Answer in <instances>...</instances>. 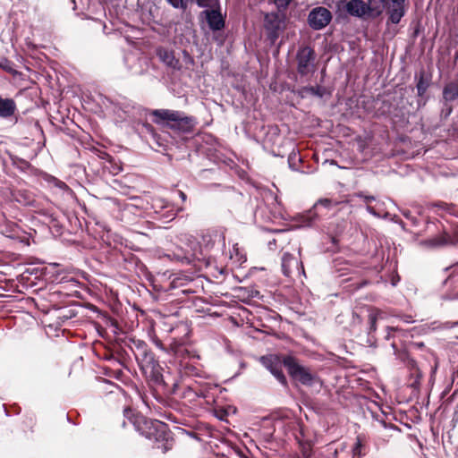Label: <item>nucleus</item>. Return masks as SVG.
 Masks as SVG:
<instances>
[{
  "instance_id": "nucleus-28",
  "label": "nucleus",
  "mask_w": 458,
  "mask_h": 458,
  "mask_svg": "<svg viewBox=\"0 0 458 458\" xmlns=\"http://www.w3.org/2000/svg\"><path fill=\"white\" fill-rule=\"evenodd\" d=\"M56 185H57L58 187H60V188H65V187H66L65 183H64V182H58Z\"/></svg>"
},
{
  "instance_id": "nucleus-32",
  "label": "nucleus",
  "mask_w": 458,
  "mask_h": 458,
  "mask_svg": "<svg viewBox=\"0 0 458 458\" xmlns=\"http://www.w3.org/2000/svg\"><path fill=\"white\" fill-rule=\"evenodd\" d=\"M419 348H421L424 346V344L423 343H416L415 344Z\"/></svg>"
},
{
  "instance_id": "nucleus-2",
  "label": "nucleus",
  "mask_w": 458,
  "mask_h": 458,
  "mask_svg": "<svg viewBox=\"0 0 458 458\" xmlns=\"http://www.w3.org/2000/svg\"><path fill=\"white\" fill-rule=\"evenodd\" d=\"M152 115L155 117V123H160L166 122L170 128L182 131H190L194 125V122L191 118L184 116L178 111L158 109L154 110Z\"/></svg>"
},
{
  "instance_id": "nucleus-31",
  "label": "nucleus",
  "mask_w": 458,
  "mask_h": 458,
  "mask_svg": "<svg viewBox=\"0 0 458 458\" xmlns=\"http://www.w3.org/2000/svg\"><path fill=\"white\" fill-rule=\"evenodd\" d=\"M418 91L420 94H422L423 92V87H421L420 84L418 85Z\"/></svg>"
},
{
  "instance_id": "nucleus-5",
  "label": "nucleus",
  "mask_w": 458,
  "mask_h": 458,
  "mask_svg": "<svg viewBox=\"0 0 458 458\" xmlns=\"http://www.w3.org/2000/svg\"><path fill=\"white\" fill-rule=\"evenodd\" d=\"M384 10L388 16V22L398 24L407 11L405 0H384Z\"/></svg>"
},
{
  "instance_id": "nucleus-4",
  "label": "nucleus",
  "mask_w": 458,
  "mask_h": 458,
  "mask_svg": "<svg viewBox=\"0 0 458 458\" xmlns=\"http://www.w3.org/2000/svg\"><path fill=\"white\" fill-rule=\"evenodd\" d=\"M315 53L309 47H301L296 55L297 70L301 75H308L315 71Z\"/></svg>"
},
{
  "instance_id": "nucleus-6",
  "label": "nucleus",
  "mask_w": 458,
  "mask_h": 458,
  "mask_svg": "<svg viewBox=\"0 0 458 458\" xmlns=\"http://www.w3.org/2000/svg\"><path fill=\"white\" fill-rule=\"evenodd\" d=\"M262 365L271 372V374L283 385H286V378L282 371L284 366V359L282 360L277 355L263 356L260 359Z\"/></svg>"
},
{
  "instance_id": "nucleus-21",
  "label": "nucleus",
  "mask_w": 458,
  "mask_h": 458,
  "mask_svg": "<svg viewBox=\"0 0 458 458\" xmlns=\"http://www.w3.org/2000/svg\"><path fill=\"white\" fill-rule=\"evenodd\" d=\"M167 2L172 4L174 8H185V4L183 0H167Z\"/></svg>"
},
{
  "instance_id": "nucleus-16",
  "label": "nucleus",
  "mask_w": 458,
  "mask_h": 458,
  "mask_svg": "<svg viewBox=\"0 0 458 458\" xmlns=\"http://www.w3.org/2000/svg\"><path fill=\"white\" fill-rule=\"evenodd\" d=\"M384 0H369L367 4L368 13L373 16H378L382 13L384 8Z\"/></svg>"
},
{
  "instance_id": "nucleus-7",
  "label": "nucleus",
  "mask_w": 458,
  "mask_h": 458,
  "mask_svg": "<svg viewBox=\"0 0 458 458\" xmlns=\"http://www.w3.org/2000/svg\"><path fill=\"white\" fill-rule=\"evenodd\" d=\"M341 201L334 200L331 199H321L316 202L313 208L308 211L306 214L301 216V226H310L316 220V216L320 212L322 208H332L337 206Z\"/></svg>"
},
{
  "instance_id": "nucleus-18",
  "label": "nucleus",
  "mask_w": 458,
  "mask_h": 458,
  "mask_svg": "<svg viewBox=\"0 0 458 458\" xmlns=\"http://www.w3.org/2000/svg\"><path fill=\"white\" fill-rule=\"evenodd\" d=\"M234 256L236 258V261L239 263H242L246 260L244 255L240 252L239 248L236 246H233V251L231 252V255H230V258L233 259Z\"/></svg>"
},
{
  "instance_id": "nucleus-26",
  "label": "nucleus",
  "mask_w": 458,
  "mask_h": 458,
  "mask_svg": "<svg viewBox=\"0 0 458 458\" xmlns=\"http://www.w3.org/2000/svg\"><path fill=\"white\" fill-rule=\"evenodd\" d=\"M429 329H430V327H428V326H423V327H422V328H421V331H422L423 333H428Z\"/></svg>"
},
{
  "instance_id": "nucleus-15",
  "label": "nucleus",
  "mask_w": 458,
  "mask_h": 458,
  "mask_svg": "<svg viewBox=\"0 0 458 458\" xmlns=\"http://www.w3.org/2000/svg\"><path fill=\"white\" fill-rule=\"evenodd\" d=\"M443 97L445 101H453L458 98V83H449L443 90Z\"/></svg>"
},
{
  "instance_id": "nucleus-29",
  "label": "nucleus",
  "mask_w": 458,
  "mask_h": 458,
  "mask_svg": "<svg viewBox=\"0 0 458 458\" xmlns=\"http://www.w3.org/2000/svg\"><path fill=\"white\" fill-rule=\"evenodd\" d=\"M294 157H296V155H295V154H293V155H291V156H290V157H289V163H290V165H292V161H293V159Z\"/></svg>"
},
{
  "instance_id": "nucleus-13",
  "label": "nucleus",
  "mask_w": 458,
  "mask_h": 458,
  "mask_svg": "<svg viewBox=\"0 0 458 458\" xmlns=\"http://www.w3.org/2000/svg\"><path fill=\"white\" fill-rule=\"evenodd\" d=\"M157 55L160 61L169 67L175 68L179 64L174 53L168 49L160 47L157 49Z\"/></svg>"
},
{
  "instance_id": "nucleus-23",
  "label": "nucleus",
  "mask_w": 458,
  "mask_h": 458,
  "mask_svg": "<svg viewBox=\"0 0 458 458\" xmlns=\"http://www.w3.org/2000/svg\"><path fill=\"white\" fill-rule=\"evenodd\" d=\"M445 243V241L443 238L434 239L431 241L432 246H441V245H444Z\"/></svg>"
},
{
  "instance_id": "nucleus-12",
  "label": "nucleus",
  "mask_w": 458,
  "mask_h": 458,
  "mask_svg": "<svg viewBox=\"0 0 458 458\" xmlns=\"http://www.w3.org/2000/svg\"><path fill=\"white\" fill-rule=\"evenodd\" d=\"M346 11L351 15L362 17L368 13L367 4L362 0H351L346 4Z\"/></svg>"
},
{
  "instance_id": "nucleus-3",
  "label": "nucleus",
  "mask_w": 458,
  "mask_h": 458,
  "mask_svg": "<svg viewBox=\"0 0 458 458\" xmlns=\"http://www.w3.org/2000/svg\"><path fill=\"white\" fill-rule=\"evenodd\" d=\"M284 367H286L293 378L303 385L312 386L318 382V378L315 374L311 373L308 368L301 366L292 357L284 358Z\"/></svg>"
},
{
  "instance_id": "nucleus-10",
  "label": "nucleus",
  "mask_w": 458,
  "mask_h": 458,
  "mask_svg": "<svg viewBox=\"0 0 458 458\" xmlns=\"http://www.w3.org/2000/svg\"><path fill=\"white\" fill-rule=\"evenodd\" d=\"M264 22L266 30L270 34V38L276 39L278 37V32L283 28L284 21L282 17L278 13H267L265 16Z\"/></svg>"
},
{
  "instance_id": "nucleus-24",
  "label": "nucleus",
  "mask_w": 458,
  "mask_h": 458,
  "mask_svg": "<svg viewBox=\"0 0 458 458\" xmlns=\"http://www.w3.org/2000/svg\"><path fill=\"white\" fill-rule=\"evenodd\" d=\"M415 377H416V380H415L414 384H419L420 378L422 377V374L420 373V371L419 369H416Z\"/></svg>"
},
{
  "instance_id": "nucleus-11",
  "label": "nucleus",
  "mask_w": 458,
  "mask_h": 458,
  "mask_svg": "<svg viewBox=\"0 0 458 458\" xmlns=\"http://www.w3.org/2000/svg\"><path fill=\"white\" fill-rule=\"evenodd\" d=\"M202 15L212 30H219L224 28L225 21L221 13L217 10H205L202 12Z\"/></svg>"
},
{
  "instance_id": "nucleus-1",
  "label": "nucleus",
  "mask_w": 458,
  "mask_h": 458,
  "mask_svg": "<svg viewBox=\"0 0 458 458\" xmlns=\"http://www.w3.org/2000/svg\"><path fill=\"white\" fill-rule=\"evenodd\" d=\"M124 415L131 420L136 429L148 438L158 439L165 437L166 425L159 420H149L140 416H132L131 409L124 410Z\"/></svg>"
},
{
  "instance_id": "nucleus-19",
  "label": "nucleus",
  "mask_w": 458,
  "mask_h": 458,
  "mask_svg": "<svg viewBox=\"0 0 458 458\" xmlns=\"http://www.w3.org/2000/svg\"><path fill=\"white\" fill-rule=\"evenodd\" d=\"M197 4L200 7L213 6L216 0H196Z\"/></svg>"
},
{
  "instance_id": "nucleus-25",
  "label": "nucleus",
  "mask_w": 458,
  "mask_h": 458,
  "mask_svg": "<svg viewBox=\"0 0 458 458\" xmlns=\"http://www.w3.org/2000/svg\"><path fill=\"white\" fill-rule=\"evenodd\" d=\"M310 91L312 94H316V95L321 96V94H320V93H318V89H315L314 88H310Z\"/></svg>"
},
{
  "instance_id": "nucleus-14",
  "label": "nucleus",
  "mask_w": 458,
  "mask_h": 458,
  "mask_svg": "<svg viewBox=\"0 0 458 458\" xmlns=\"http://www.w3.org/2000/svg\"><path fill=\"white\" fill-rule=\"evenodd\" d=\"M16 109V105L13 99L3 98L0 97V117L12 116Z\"/></svg>"
},
{
  "instance_id": "nucleus-30",
  "label": "nucleus",
  "mask_w": 458,
  "mask_h": 458,
  "mask_svg": "<svg viewBox=\"0 0 458 458\" xmlns=\"http://www.w3.org/2000/svg\"><path fill=\"white\" fill-rule=\"evenodd\" d=\"M370 329L375 331L377 329L376 323H370Z\"/></svg>"
},
{
  "instance_id": "nucleus-27",
  "label": "nucleus",
  "mask_w": 458,
  "mask_h": 458,
  "mask_svg": "<svg viewBox=\"0 0 458 458\" xmlns=\"http://www.w3.org/2000/svg\"><path fill=\"white\" fill-rule=\"evenodd\" d=\"M179 196L181 197V199L184 201L186 199V195L184 192L182 191H179Z\"/></svg>"
},
{
  "instance_id": "nucleus-8",
  "label": "nucleus",
  "mask_w": 458,
  "mask_h": 458,
  "mask_svg": "<svg viewBox=\"0 0 458 458\" xmlns=\"http://www.w3.org/2000/svg\"><path fill=\"white\" fill-rule=\"evenodd\" d=\"M332 19L331 13L325 7H316L309 14L310 26L314 30L325 28Z\"/></svg>"
},
{
  "instance_id": "nucleus-17",
  "label": "nucleus",
  "mask_w": 458,
  "mask_h": 458,
  "mask_svg": "<svg viewBox=\"0 0 458 458\" xmlns=\"http://www.w3.org/2000/svg\"><path fill=\"white\" fill-rule=\"evenodd\" d=\"M357 197H360V198H362L364 199V201L369 204L370 201L372 200H375V198L373 196H369V195H365L363 194L362 192H360V193H357L356 194ZM367 210L371 214L373 215L374 216H379L380 215L376 211V209L369 206V205H367Z\"/></svg>"
},
{
  "instance_id": "nucleus-9",
  "label": "nucleus",
  "mask_w": 458,
  "mask_h": 458,
  "mask_svg": "<svg viewBox=\"0 0 458 458\" xmlns=\"http://www.w3.org/2000/svg\"><path fill=\"white\" fill-rule=\"evenodd\" d=\"M282 269L285 276H300L304 269L300 259L292 254L284 253L282 258Z\"/></svg>"
},
{
  "instance_id": "nucleus-22",
  "label": "nucleus",
  "mask_w": 458,
  "mask_h": 458,
  "mask_svg": "<svg viewBox=\"0 0 458 458\" xmlns=\"http://www.w3.org/2000/svg\"><path fill=\"white\" fill-rule=\"evenodd\" d=\"M292 0H275V4L278 8H286Z\"/></svg>"
},
{
  "instance_id": "nucleus-20",
  "label": "nucleus",
  "mask_w": 458,
  "mask_h": 458,
  "mask_svg": "<svg viewBox=\"0 0 458 458\" xmlns=\"http://www.w3.org/2000/svg\"><path fill=\"white\" fill-rule=\"evenodd\" d=\"M381 311L375 310L370 312L369 314V322L370 323H377V320L381 318Z\"/></svg>"
}]
</instances>
